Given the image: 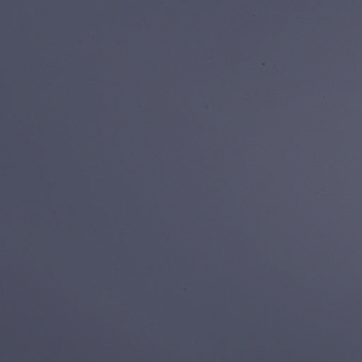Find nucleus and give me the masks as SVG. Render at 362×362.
<instances>
[{"label": "nucleus", "mask_w": 362, "mask_h": 362, "mask_svg": "<svg viewBox=\"0 0 362 362\" xmlns=\"http://www.w3.org/2000/svg\"><path fill=\"white\" fill-rule=\"evenodd\" d=\"M178 242V240H177ZM177 259H178L179 255V246H177ZM177 262H179V259H177ZM179 268L177 267V344H179ZM180 329H182V327H180Z\"/></svg>", "instance_id": "1"}, {"label": "nucleus", "mask_w": 362, "mask_h": 362, "mask_svg": "<svg viewBox=\"0 0 362 362\" xmlns=\"http://www.w3.org/2000/svg\"><path fill=\"white\" fill-rule=\"evenodd\" d=\"M181 350H179V344H177V362H181Z\"/></svg>", "instance_id": "2"}, {"label": "nucleus", "mask_w": 362, "mask_h": 362, "mask_svg": "<svg viewBox=\"0 0 362 362\" xmlns=\"http://www.w3.org/2000/svg\"><path fill=\"white\" fill-rule=\"evenodd\" d=\"M181 350H179V344H177V362H181Z\"/></svg>", "instance_id": "3"}, {"label": "nucleus", "mask_w": 362, "mask_h": 362, "mask_svg": "<svg viewBox=\"0 0 362 362\" xmlns=\"http://www.w3.org/2000/svg\"><path fill=\"white\" fill-rule=\"evenodd\" d=\"M177 206H179V204L177 203ZM178 208V206H177ZM177 218L178 219V216L177 217ZM178 222V220L177 221Z\"/></svg>", "instance_id": "4"}, {"label": "nucleus", "mask_w": 362, "mask_h": 362, "mask_svg": "<svg viewBox=\"0 0 362 362\" xmlns=\"http://www.w3.org/2000/svg\"><path fill=\"white\" fill-rule=\"evenodd\" d=\"M177 5L179 4V0H177Z\"/></svg>", "instance_id": "5"}, {"label": "nucleus", "mask_w": 362, "mask_h": 362, "mask_svg": "<svg viewBox=\"0 0 362 362\" xmlns=\"http://www.w3.org/2000/svg\"><path fill=\"white\" fill-rule=\"evenodd\" d=\"M177 11H179V8H177Z\"/></svg>", "instance_id": "6"}]
</instances>
